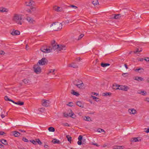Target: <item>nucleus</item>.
<instances>
[{
  "instance_id": "41",
  "label": "nucleus",
  "mask_w": 149,
  "mask_h": 149,
  "mask_svg": "<svg viewBox=\"0 0 149 149\" xmlns=\"http://www.w3.org/2000/svg\"><path fill=\"white\" fill-rule=\"evenodd\" d=\"M132 141H133L135 142H136L137 141H139L138 140V138H134L133 139Z\"/></svg>"
},
{
  "instance_id": "55",
  "label": "nucleus",
  "mask_w": 149,
  "mask_h": 149,
  "mask_svg": "<svg viewBox=\"0 0 149 149\" xmlns=\"http://www.w3.org/2000/svg\"><path fill=\"white\" fill-rule=\"evenodd\" d=\"M5 52L3 51L0 50V54H4Z\"/></svg>"
},
{
  "instance_id": "60",
  "label": "nucleus",
  "mask_w": 149,
  "mask_h": 149,
  "mask_svg": "<svg viewBox=\"0 0 149 149\" xmlns=\"http://www.w3.org/2000/svg\"><path fill=\"white\" fill-rule=\"evenodd\" d=\"M76 60L77 61H79L81 60V58L80 57H78L77 58Z\"/></svg>"
},
{
  "instance_id": "32",
  "label": "nucleus",
  "mask_w": 149,
  "mask_h": 149,
  "mask_svg": "<svg viewBox=\"0 0 149 149\" xmlns=\"http://www.w3.org/2000/svg\"><path fill=\"white\" fill-rule=\"evenodd\" d=\"M101 65L102 67H105L107 66H109L110 65V64L108 63H102L101 64Z\"/></svg>"
},
{
  "instance_id": "22",
  "label": "nucleus",
  "mask_w": 149,
  "mask_h": 149,
  "mask_svg": "<svg viewBox=\"0 0 149 149\" xmlns=\"http://www.w3.org/2000/svg\"><path fill=\"white\" fill-rule=\"evenodd\" d=\"M13 103L20 105H23L24 104V102H21L20 101H18L17 102H15L14 101H13Z\"/></svg>"
},
{
  "instance_id": "3",
  "label": "nucleus",
  "mask_w": 149,
  "mask_h": 149,
  "mask_svg": "<svg viewBox=\"0 0 149 149\" xmlns=\"http://www.w3.org/2000/svg\"><path fill=\"white\" fill-rule=\"evenodd\" d=\"M48 60L45 58H43L41 60H39L37 63V64L39 65H47L48 63Z\"/></svg>"
},
{
  "instance_id": "62",
  "label": "nucleus",
  "mask_w": 149,
  "mask_h": 149,
  "mask_svg": "<svg viewBox=\"0 0 149 149\" xmlns=\"http://www.w3.org/2000/svg\"><path fill=\"white\" fill-rule=\"evenodd\" d=\"M44 148H48L49 146L48 145H46V144H45L44 146Z\"/></svg>"
},
{
  "instance_id": "47",
  "label": "nucleus",
  "mask_w": 149,
  "mask_h": 149,
  "mask_svg": "<svg viewBox=\"0 0 149 149\" xmlns=\"http://www.w3.org/2000/svg\"><path fill=\"white\" fill-rule=\"evenodd\" d=\"M26 11L27 12L30 13H32V11L31 10V8H30V9L27 10Z\"/></svg>"
},
{
  "instance_id": "52",
  "label": "nucleus",
  "mask_w": 149,
  "mask_h": 149,
  "mask_svg": "<svg viewBox=\"0 0 149 149\" xmlns=\"http://www.w3.org/2000/svg\"><path fill=\"white\" fill-rule=\"evenodd\" d=\"M146 61H149V57H146L144 59Z\"/></svg>"
},
{
  "instance_id": "19",
  "label": "nucleus",
  "mask_w": 149,
  "mask_h": 149,
  "mask_svg": "<svg viewBox=\"0 0 149 149\" xmlns=\"http://www.w3.org/2000/svg\"><path fill=\"white\" fill-rule=\"evenodd\" d=\"M92 3L95 6H97L99 5L98 1L97 0H93L92 1Z\"/></svg>"
},
{
  "instance_id": "8",
  "label": "nucleus",
  "mask_w": 149,
  "mask_h": 149,
  "mask_svg": "<svg viewBox=\"0 0 149 149\" xmlns=\"http://www.w3.org/2000/svg\"><path fill=\"white\" fill-rule=\"evenodd\" d=\"M72 83L73 84H83L82 81L79 79H72Z\"/></svg>"
},
{
  "instance_id": "33",
  "label": "nucleus",
  "mask_w": 149,
  "mask_h": 149,
  "mask_svg": "<svg viewBox=\"0 0 149 149\" xmlns=\"http://www.w3.org/2000/svg\"><path fill=\"white\" fill-rule=\"evenodd\" d=\"M120 17V14L114 15L113 18L116 19H119Z\"/></svg>"
},
{
  "instance_id": "50",
  "label": "nucleus",
  "mask_w": 149,
  "mask_h": 149,
  "mask_svg": "<svg viewBox=\"0 0 149 149\" xmlns=\"http://www.w3.org/2000/svg\"><path fill=\"white\" fill-rule=\"evenodd\" d=\"M44 108H41L39 109V110L41 112H43L44 111Z\"/></svg>"
},
{
  "instance_id": "35",
  "label": "nucleus",
  "mask_w": 149,
  "mask_h": 149,
  "mask_svg": "<svg viewBox=\"0 0 149 149\" xmlns=\"http://www.w3.org/2000/svg\"><path fill=\"white\" fill-rule=\"evenodd\" d=\"M48 130L50 132H54L55 131V129L53 127H50L48 128Z\"/></svg>"
},
{
  "instance_id": "42",
  "label": "nucleus",
  "mask_w": 149,
  "mask_h": 149,
  "mask_svg": "<svg viewBox=\"0 0 149 149\" xmlns=\"http://www.w3.org/2000/svg\"><path fill=\"white\" fill-rule=\"evenodd\" d=\"M70 7H71L74 8L75 9H76L77 8V7L75 6L74 5H70V6H69Z\"/></svg>"
},
{
  "instance_id": "20",
  "label": "nucleus",
  "mask_w": 149,
  "mask_h": 149,
  "mask_svg": "<svg viewBox=\"0 0 149 149\" xmlns=\"http://www.w3.org/2000/svg\"><path fill=\"white\" fill-rule=\"evenodd\" d=\"M134 79L137 80L138 81H142L143 80V79L141 77H134Z\"/></svg>"
},
{
  "instance_id": "2",
  "label": "nucleus",
  "mask_w": 149,
  "mask_h": 149,
  "mask_svg": "<svg viewBox=\"0 0 149 149\" xmlns=\"http://www.w3.org/2000/svg\"><path fill=\"white\" fill-rule=\"evenodd\" d=\"M50 27L52 29L55 31H58L61 30L62 28V25L61 23L58 22L53 23L50 25Z\"/></svg>"
},
{
  "instance_id": "57",
  "label": "nucleus",
  "mask_w": 149,
  "mask_h": 149,
  "mask_svg": "<svg viewBox=\"0 0 149 149\" xmlns=\"http://www.w3.org/2000/svg\"><path fill=\"white\" fill-rule=\"evenodd\" d=\"M144 93H142L141 94L143 95H145L147 94V93L143 91Z\"/></svg>"
},
{
  "instance_id": "12",
  "label": "nucleus",
  "mask_w": 149,
  "mask_h": 149,
  "mask_svg": "<svg viewBox=\"0 0 149 149\" xmlns=\"http://www.w3.org/2000/svg\"><path fill=\"white\" fill-rule=\"evenodd\" d=\"M66 49L65 46L64 45H59L58 48V52L61 50H65Z\"/></svg>"
},
{
  "instance_id": "16",
  "label": "nucleus",
  "mask_w": 149,
  "mask_h": 149,
  "mask_svg": "<svg viewBox=\"0 0 149 149\" xmlns=\"http://www.w3.org/2000/svg\"><path fill=\"white\" fill-rule=\"evenodd\" d=\"M8 11V9L3 7H0V13H7Z\"/></svg>"
},
{
  "instance_id": "24",
  "label": "nucleus",
  "mask_w": 149,
  "mask_h": 149,
  "mask_svg": "<svg viewBox=\"0 0 149 149\" xmlns=\"http://www.w3.org/2000/svg\"><path fill=\"white\" fill-rule=\"evenodd\" d=\"M70 111L71 112V113H69L68 114V116H70L73 118H74L75 117V115L72 112V110H70Z\"/></svg>"
},
{
  "instance_id": "46",
  "label": "nucleus",
  "mask_w": 149,
  "mask_h": 149,
  "mask_svg": "<svg viewBox=\"0 0 149 149\" xmlns=\"http://www.w3.org/2000/svg\"><path fill=\"white\" fill-rule=\"evenodd\" d=\"M78 139L79 141H81L82 139V136L81 135H79L78 138Z\"/></svg>"
},
{
  "instance_id": "21",
  "label": "nucleus",
  "mask_w": 149,
  "mask_h": 149,
  "mask_svg": "<svg viewBox=\"0 0 149 149\" xmlns=\"http://www.w3.org/2000/svg\"><path fill=\"white\" fill-rule=\"evenodd\" d=\"M52 142L54 144H59L61 143L60 141L56 139H54L53 140H52Z\"/></svg>"
},
{
  "instance_id": "49",
  "label": "nucleus",
  "mask_w": 149,
  "mask_h": 149,
  "mask_svg": "<svg viewBox=\"0 0 149 149\" xmlns=\"http://www.w3.org/2000/svg\"><path fill=\"white\" fill-rule=\"evenodd\" d=\"M72 104L73 103L72 102H69L68 104H67L68 105L70 106V107H72Z\"/></svg>"
},
{
  "instance_id": "48",
  "label": "nucleus",
  "mask_w": 149,
  "mask_h": 149,
  "mask_svg": "<svg viewBox=\"0 0 149 149\" xmlns=\"http://www.w3.org/2000/svg\"><path fill=\"white\" fill-rule=\"evenodd\" d=\"M123 148L122 146H117V149H123Z\"/></svg>"
},
{
  "instance_id": "25",
  "label": "nucleus",
  "mask_w": 149,
  "mask_h": 149,
  "mask_svg": "<svg viewBox=\"0 0 149 149\" xmlns=\"http://www.w3.org/2000/svg\"><path fill=\"white\" fill-rule=\"evenodd\" d=\"M77 105L83 108L84 107V105L81 102L78 101L77 102Z\"/></svg>"
},
{
  "instance_id": "61",
  "label": "nucleus",
  "mask_w": 149,
  "mask_h": 149,
  "mask_svg": "<svg viewBox=\"0 0 149 149\" xmlns=\"http://www.w3.org/2000/svg\"><path fill=\"white\" fill-rule=\"evenodd\" d=\"M92 94L94 95H96V96H97L98 95V94L97 93L93 92L92 93Z\"/></svg>"
},
{
  "instance_id": "17",
  "label": "nucleus",
  "mask_w": 149,
  "mask_h": 149,
  "mask_svg": "<svg viewBox=\"0 0 149 149\" xmlns=\"http://www.w3.org/2000/svg\"><path fill=\"white\" fill-rule=\"evenodd\" d=\"M20 32L18 30H13L11 34L13 36H15L17 35H19L20 34Z\"/></svg>"
},
{
  "instance_id": "13",
  "label": "nucleus",
  "mask_w": 149,
  "mask_h": 149,
  "mask_svg": "<svg viewBox=\"0 0 149 149\" xmlns=\"http://www.w3.org/2000/svg\"><path fill=\"white\" fill-rule=\"evenodd\" d=\"M53 8L54 10L57 12H61L62 10V8L56 6H54Z\"/></svg>"
},
{
  "instance_id": "27",
  "label": "nucleus",
  "mask_w": 149,
  "mask_h": 149,
  "mask_svg": "<svg viewBox=\"0 0 149 149\" xmlns=\"http://www.w3.org/2000/svg\"><path fill=\"white\" fill-rule=\"evenodd\" d=\"M119 84H112V86L113 89H118Z\"/></svg>"
},
{
  "instance_id": "45",
  "label": "nucleus",
  "mask_w": 149,
  "mask_h": 149,
  "mask_svg": "<svg viewBox=\"0 0 149 149\" xmlns=\"http://www.w3.org/2000/svg\"><path fill=\"white\" fill-rule=\"evenodd\" d=\"M84 36V35L83 34H81V35H80L79 37L78 40H79L80 39Z\"/></svg>"
},
{
  "instance_id": "9",
  "label": "nucleus",
  "mask_w": 149,
  "mask_h": 149,
  "mask_svg": "<svg viewBox=\"0 0 149 149\" xmlns=\"http://www.w3.org/2000/svg\"><path fill=\"white\" fill-rule=\"evenodd\" d=\"M119 87L118 89L122 90L125 91H127V90L129 89L128 87L126 86L119 85Z\"/></svg>"
},
{
  "instance_id": "30",
  "label": "nucleus",
  "mask_w": 149,
  "mask_h": 149,
  "mask_svg": "<svg viewBox=\"0 0 149 149\" xmlns=\"http://www.w3.org/2000/svg\"><path fill=\"white\" fill-rule=\"evenodd\" d=\"M4 99H5V100L7 101H11L13 102V100H11V99H9V98H8V96H7L6 95L5 96Z\"/></svg>"
},
{
  "instance_id": "56",
  "label": "nucleus",
  "mask_w": 149,
  "mask_h": 149,
  "mask_svg": "<svg viewBox=\"0 0 149 149\" xmlns=\"http://www.w3.org/2000/svg\"><path fill=\"white\" fill-rule=\"evenodd\" d=\"M142 93H144L143 91H141L140 90H139L137 91V93L138 94H141Z\"/></svg>"
},
{
  "instance_id": "14",
  "label": "nucleus",
  "mask_w": 149,
  "mask_h": 149,
  "mask_svg": "<svg viewBox=\"0 0 149 149\" xmlns=\"http://www.w3.org/2000/svg\"><path fill=\"white\" fill-rule=\"evenodd\" d=\"M77 86L80 90H83L86 87L85 84H75Z\"/></svg>"
},
{
  "instance_id": "34",
  "label": "nucleus",
  "mask_w": 149,
  "mask_h": 149,
  "mask_svg": "<svg viewBox=\"0 0 149 149\" xmlns=\"http://www.w3.org/2000/svg\"><path fill=\"white\" fill-rule=\"evenodd\" d=\"M84 120L86 121H91L90 117L89 116H85L84 118Z\"/></svg>"
},
{
  "instance_id": "31",
  "label": "nucleus",
  "mask_w": 149,
  "mask_h": 149,
  "mask_svg": "<svg viewBox=\"0 0 149 149\" xmlns=\"http://www.w3.org/2000/svg\"><path fill=\"white\" fill-rule=\"evenodd\" d=\"M23 82L25 84H27V83H30L31 81L28 79H25L23 80Z\"/></svg>"
},
{
  "instance_id": "51",
  "label": "nucleus",
  "mask_w": 149,
  "mask_h": 149,
  "mask_svg": "<svg viewBox=\"0 0 149 149\" xmlns=\"http://www.w3.org/2000/svg\"><path fill=\"white\" fill-rule=\"evenodd\" d=\"M91 97H92L93 99V100H95L96 99H98V98L97 97H96L95 96H93V95H91Z\"/></svg>"
},
{
  "instance_id": "23",
  "label": "nucleus",
  "mask_w": 149,
  "mask_h": 149,
  "mask_svg": "<svg viewBox=\"0 0 149 149\" xmlns=\"http://www.w3.org/2000/svg\"><path fill=\"white\" fill-rule=\"evenodd\" d=\"M71 93L74 95H75L76 96H78L79 95V94L77 92H75L73 90H71Z\"/></svg>"
},
{
  "instance_id": "15",
  "label": "nucleus",
  "mask_w": 149,
  "mask_h": 149,
  "mask_svg": "<svg viewBox=\"0 0 149 149\" xmlns=\"http://www.w3.org/2000/svg\"><path fill=\"white\" fill-rule=\"evenodd\" d=\"M34 2L32 0H28L25 2V4L26 6H31Z\"/></svg>"
},
{
  "instance_id": "10",
  "label": "nucleus",
  "mask_w": 149,
  "mask_h": 149,
  "mask_svg": "<svg viewBox=\"0 0 149 149\" xmlns=\"http://www.w3.org/2000/svg\"><path fill=\"white\" fill-rule=\"evenodd\" d=\"M26 19L30 23L34 24L36 23L35 21L33 19V18L31 17H27L26 18Z\"/></svg>"
},
{
  "instance_id": "5",
  "label": "nucleus",
  "mask_w": 149,
  "mask_h": 149,
  "mask_svg": "<svg viewBox=\"0 0 149 149\" xmlns=\"http://www.w3.org/2000/svg\"><path fill=\"white\" fill-rule=\"evenodd\" d=\"M55 40H54L53 41V42L52 43V47L51 48V50L52 49L54 50H55L56 49V51L58 52V48L59 47V45H56L55 44Z\"/></svg>"
},
{
  "instance_id": "63",
  "label": "nucleus",
  "mask_w": 149,
  "mask_h": 149,
  "mask_svg": "<svg viewBox=\"0 0 149 149\" xmlns=\"http://www.w3.org/2000/svg\"><path fill=\"white\" fill-rule=\"evenodd\" d=\"M53 71V70H51L49 71V72L47 73V74H49L50 73H52V71Z\"/></svg>"
},
{
  "instance_id": "36",
  "label": "nucleus",
  "mask_w": 149,
  "mask_h": 149,
  "mask_svg": "<svg viewBox=\"0 0 149 149\" xmlns=\"http://www.w3.org/2000/svg\"><path fill=\"white\" fill-rule=\"evenodd\" d=\"M36 143H37L39 145H41L42 143L41 142V141H40V140L39 139H36Z\"/></svg>"
},
{
  "instance_id": "58",
  "label": "nucleus",
  "mask_w": 149,
  "mask_h": 149,
  "mask_svg": "<svg viewBox=\"0 0 149 149\" xmlns=\"http://www.w3.org/2000/svg\"><path fill=\"white\" fill-rule=\"evenodd\" d=\"M5 133L4 132L1 131H0V135H3Z\"/></svg>"
},
{
  "instance_id": "4",
  "label": "nucleus",
  "mask_w": 149,
  "mask_h": 149,
  "mask_svg": "<svg viewBox=\"0 0 149 149\" xmlns=\"http://www.w3.org/2000/svg\"><path fill=\"white\" fill-rule=\"evenodd\" d=\"M33 68L35 72L37 74L41 73V69L40 67L38 64L35 65L33 66Z\"/></svg>"
},
{
  "instance_id": "54",
  "label": "nucleus",
  "mask_w": 149,
  "mask_h": 149,
  "mask_svg": "<svg viewBox=\"0 0 149 149\" xmlns=\"http://www.w3.org/2000/svg\"><path fill=\"white\" fill-rule=\"evenodd\" d=\"M63 125L65 126H68V127L69 126V125L68 124V123H64L63 124Z\"/></svg>"
},
{
  "instance_id": "1",
  "label": "nucleus",
  "mask_w": 149,
  "mask_h": 149,
  "mask_svg": "<svg viewBox=\"0 0 149 149\" xmlns=\"http://www.w3.org/2000/svg\"><path fill=\"white\" fill-rule=\"evenodd\" d=\"M22 15L15 13L13 16L12 20L14 22L19 25H22L23 22Z\"/></svg>"
},
{
  "instance_id": "6",
  "label": "nucleus",
  "mask_w": 149,
  "mask_h": 149,
  "mask_svg": "<svg viewBox=\"0 0 149 149\" xmlns=\"http://www.w3.org/2000/svg\"><path fill=\"white\" fill-rule=\"evenodd\" d=\"M40 49L41 51L45 53L50 52H51V49L50 48H47L46 47H43L41 48Z\"/></svg>"
},
{
  "instance_id": "40",
  "label": "nucleus",
  "mask_w": 149,
  "mask_h": 149,
  "mask_svg": "<svg viewBox=\"0 0 149 149\" xmlns=\"http://www.w3.org/2000/svg\"><path fill=\"white\" fill-rule=\"evenodd\" d=\"M22 140L25 142H29V140L25 137H23Z\"/></svg>"
},
{
  "instance_id": "11",
  "label": "nucleus",
  "mask_w": 149,
  "mask_h": 149,
  "mask_svg": "<svg viewBox=\"0 0 149 149\" xmlns=\"http://www.w3.org/2000/svg\"><path fill=\"white\" fill-rule=\"evenodd\" d=\"M42 105L43 106L45 107L48 106L49 104V101L46 100H43L42 101Z\"/></svg>"
},
{
  "instance_id": "53",
  "label": "nucleus",
  "mask_w": 149,
  "mask_h": 149,
  "mask_svg": "<svg viewBox=\"0 0 149 149\" xmlns=\"http://www.w3.org/2000/svg\"><path fill=\"white\" fill-rule=\"evenodd\" d=\"M77 144L79 145H81L82 144L81 141L79 140L77 142Z\"/></svg>"
},
{
  "instance_id": "7",
  "label": "nucleus",
  "mask_w": 149,
  "mask_h": 149,
  "mask_svg": "<svg viewBox=\"0 0 149 149\" xmlns=\"http://www.w3.org/2000/svg\"><path fill=\"white\" fill-rule=\"evenodd\" d=\"M67 67L68 68H78V65L74 62H72L71 63L68 64L67 65Z\"/></svg>"
},
{
  "instance_id": "39",
  "label": "nucleus",
  "mask_w": 149,
  "mask_h": 149,
  "mask_svg": "<svg viewBox=\"0 0 149 149\" xmlns=\"http://www.w3.org/2000/svg\"><path fill=\"white\" fill-rule=\"evenodd\" d=\"M142 50V49H140V50H139V49H137L136 51H134V53L136 54L138 52H141Z\"/></svg>"
},
{
  "instance_id": "44",
  "label": "nucleus",
  "mask_w": 149,
  "mask_h": 149,
  "mask_svg": "<svg viewBox=\"0 0 149 149\" xmlns=\"http://www.w3.org/2000/svg\"><path fill=\"white\" fill-rule=\"evenodd\" d=\"M97 131L100 132H105V131L104 130L100 129V128L98 129L97 130Z\"/></svg>"
},
{
  "instance_id": "18",
  "label": "nucleus",
  "mask_w": 149,
  "mask_h": 149,
  "mask_svg": "<svg viewBox=\"0 0 149 149\" xmlns=\"http://www.w3.org/2000/svg\"><path fill=\"white\" fill-rule=\"evenodd\" d=\"M128 111L130 114H135L136 113V111L133 109H128Z\"/></svg>"
},
{
  "instance_id": "38",
  "label": "nucleus",
  "mask_w": 149,
  "mask_h": 149,
  "mask_svg": "<svg viewBox=\"0 0 149 149\" xmlns=\"http://www.w3.org/2000/svg\"><path fill=\"white\" fill-rule=\"evenodd\" d=\"M31 9L32 12H34L36 11V7H30Z\"/></svg>"
},
{
  "instance_id": "37",
  "label": "nucleus",
  "mask_w": 149,
  "mask_h": 149,
  "mask_svg": "<svg viewBox=\"0 0 149 149\" xmlns=\"http://www.w3.org/2000/svg\"><path fill=\"white\" fill-rule=\"evenodd\" d=\"M66 137L67 138L69 142H70L72 140V137L69 135H67Z\"/></svg>"
},
{
  "instance_id": "26",
  "label": "nucleus",
  "mask_w": 149,
  "mask_h": 149,
  "mask_svg": "<svg viewBox=\"0 0 149 149\" xmlns=\"http://www.w3.org/2000/svg\"><path fill=\"white\" fill-rule=\"evenodd\" d=\"M14 135L15 137H18L20 134V133L17 131H14L13 132Z\"/></svg>"
},
{
  "instance_id": "28",
  "label": "nucleus",
  "mask_w": 149,
  "mask_h": 149,
  "mask_svg": "<svg viewBox=\"0 0 149 149\" xmlns=\"http://www.w3.org/2000/svg\"><path fill=\"white\" fill-rule=\"evenodd\" d=\"M0 142H1V143L4 145H8V143L7 141L4 139H2L0 141Z\"/></svg>"
},
{
  "instance_id": "59",
  "label": "nucleus",
  "mask_w": 149,
  "mask_h": 149,
  "mask_svg": "<svg viewBox=\"0 0 149 149\" xmlns=\"http://www.w3.org/2000/svg\"><path fill=\"white\" fill-rule=\"evenodd\" d=\"M64 116L65 117H67L68 116V114L67 113H63Z\"/></svg>"
},
{
  "instance_id": "29",
  "label": "nucleus",
  "mask_w": 149,
  "mask_h": 149,
  "mask_svg": "<svg viewBox=\"0 0 149 149\" xmlns=\"http://www.w3.org/2000/svg\"><path fill=\"white\" fill-rule=\"evenodd\" d=\"M112 93L109 92H105L103 93L102 94V95L103 96H106L107 95H109V96L111 95Z\"/></svg>"
},
{
  "instance_id": "64",
  "label": "nucleus",
  "mask_w": 149,
  "mask_h": 149,
  "mask_svg": "<svg viewBox=\"0 0 149 149\" xmlns=\"http://www.w3.org/2000/svg\"><path fill=\"white\" fill-rule=\"evenodd\" d=\"M0 148H4V146L1 144H0Z\"/></svg>"
},
{
  "instance_id": "43",
  "label": "nucleus",
  "mask_w": 149,
  "mask_h": 149,
  "mask_svg": "<svg viewBox=\"0 0 149 149\" xmlns=\"http://www.w3.org/2000/svg\"><path fill=\"white\" fill-rule=\"evenodd\" d=\"M29 141L31 142L32 143H33V144H36V141H35L34 140H30Z\"/></svg>"
}]
</instances>
